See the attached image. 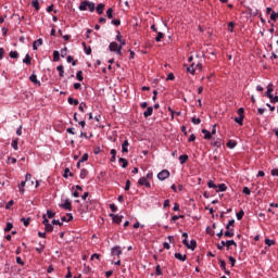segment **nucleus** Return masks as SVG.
Listing matches in <instances>:
<instances>
[{
    "instance_id": "79ce46f5",
    "label": "nucleus",
    "mask_w": 278,
    "mask_h": 278,
    "mask_svg": "<svg viewBox=\"0 0 278 278\" xmlns=\"http://www.w3.org/2000/svg\"><path fill=\"white\" fill-rule=\"evenodd\" d=\"M67 54H68V48L64 47L63 49H61V58H66Z\"/></svg>"
},
{
    "instance_id": "423d86ee",
    "label": "nucleus",
    "mask_w": 278,
    "mask_h": 278,
    "mask_svg": "<svg viewBox=\"0 0 278 278\" xmlns=\"http://www.w3.org/2000/svg\"><path fill=\"white\" fill-rule=\"evenodd\" d=\"M211 147H215V149H220L223 147V139L213 138L212 141H211Z\"/></svg>"
},
{
    "instance_id": "20e7f679",
    "label": "nucleus",
    "mask_w": 278,
    "mask_h": 278,
    "mask_svg": "<svg viewBox=\"0 0 278 278\" xmlns=\"http://www.w3.org/2000/svg\"><path fill=\"white\" fill-rule=\"evenodd\" d=\"M169 177H170V172H168V169H163L157 174V179H160V181H164Z\"/></svg>"
},
{
    "instance_id": "2eb2a0df",
    "label": "nucleus",
    "mask_w": 278,
    "mask_h": 278,
    "mask_svg": "<svg viewBox=\"0 0 278 278\" xmlns=\"http://www.w3.org/2000/svg\"><path fill=\"white\" fill-rule=\"evenodd\" d=\"M202 134H204V140H212V132L203 128Z\"/></svg>"
},
{
    "instance_id": "3c124183",
    "label": "nucleus",
    "mask_w": 278,
    "mask_h": 278,
    "mask_svg": "<svg viewBox=\"0 0 278 278\" xmlns=\"http://www.w3.org/2000/svg\"><path fill=\"white\" fill-rule=\"evenodd\" d=\"M21 222L23 223V225H24L25 227H28V226H29V218L22 217V218H21Z\"/></svg>"
},
{
    "instance_id": "6ab92c4d",
    "label": "nucleus",
    "mask_w": 278,
    "mask_h": 278,
    "mask_svg": "<svg viewBox=\"0 0 278 278\" xmlns=\"http://www.w3.org/2000/svg\"><path fill=\"white\" fill-rule=\"evenodd\" d=\"M78 10H80V12H86V10H88V1H83L78 7Z\"/></svg>"
},
{
    "instance_id": "bb28decb",
    "label": "nucleus",
    "mask_w": 278,
    "mask_h": 278,
    "mask_svg": "<svg viewBox=\"0 0 278 278\" xmlns=\"http://www.w3.org/2000/svg\"><path fill=\"white\" fill-rule=\"evenodd\" d=\"M187 73H190V75H194L195 73L194 63H192L190 66L187 67Z\"/></svg>"
},
{
    "instance_id": "13d9d810",
    "label": "nucleus",
    "mask_w": 278,
    "mask_h": 278,
    "mask_svg": "<svg viewBox=\"0 0 278 278\" xmlns=\"http://www.w3.org/2000/svg\"><path fill=\"white\" fill-rule=\"evenodd\" d=\"M37 253H42L45 251V244L39 243V248H36Z\"/></svg>"
},
{
    "instance_id": "58836bf2",
    "label": "nucleus",
    "mask_w": 278,
    "mask_h": 278,
    "mask_svg": "<svg viewBox=\"0 0 278 278\" xmlns=\"http://www.w3.org/2000/svg\"><path fill=\"white\" fill-rule=\"evenodd\" d=\"M11 147H13L14 151H18V139L13 140Z\"/></svg>"
},
{
    "instance_id": "37998d69",
    "label": "nucleus",
    "mask_w": 278,
    "mask_h": 278,
    "mask_svg": "<svg viewBox=\"0 0 278 278\" xmlns=\"http://www.w3.org/2000/svg\"><path fill=\"white\" fill-rule=\"evenodd\" d=\"M87 8L89 12H94V2L88 1Z\"/></svg>"
},
{
    "instance_id": "6e6552de",
    "label": "nucleus",
    "mask_w": 278,
    "mask_h": 278,
    "mask_svg": "<svg viewBox=\"0 0 278 278\" xmlns=\"http://www.w3.org/2000/svg\"><path fill=\"white\" fill-rule=\"evenodd\" d=\"M109 50H110L112 53H116V55H118V45H117L115 41H112V42L109 45Z\"/></svg>"
},
{
    "instance_id": "f8f14e48",
    "label": "nucleus",
    "mask_w": 278,
    "mask_h": 278,
    "mask_svg": "<svg viewBox=\"0 0 278 278\" xmlns=\"http://www.w3.org/2000/svg\"><path fill=\"white\" fill-rule=\"evenodd\" d=\"M226 147H228V149H236V147H238V142L230 139L227 141Z\"/></svg>"
},
{
    "instance_id": "39448f33",
    "label": "nucleus",
    "mask_w": 278,
    "mask_h": 278,
    "mask_svg": "<svg viewBox=\"0 0 278 278\" xmlns=\"http://www.w3.org/2000/svg\"><path fill=\"white\" fill-rule=\"evenodd\" d=\"M111 254L121 257L123 255V249L119 245H115L111 249Z\"/></svg>"
},
{
    "instance_id": "680f3d73",
    "label": "nucleus",
    "mask_w": 278,
    "mask_h": 278,
    "mask_svg": "<svg viewBox=\"0 0 278 278\" xmlns=\"http://www.w3.org/2000/svg\"><path fill=\"white\" fill-rule=\"evenodd\" d=\"M269 100H270V103H278V96L271 94V98H269Z\"/></svg>"
},
{
    "instance_id": "4be33fe9",
    "label": "nucleus",
    "mask_w": 278,
    "mask_h": 278,
    "mask_svg": "<svg viewBox=\"0 0 278 278\" xmlns=\"http://www.w3.org/2000/svg\"><path fill=\"white\" fill-rule=\"evenodd\" d=\"M125 39L123 41H119L117 55H123V47H125Z\"/></svg>"
},
{
    "instance_id": "4c0bfd02",
    "label": "nucleus",
    "mask_w": 278,
    "mask_h": 278,
    "mask_svg": "<svg viewBox=\"0 0 278 278\" xmlns=\"http://www.w3.org/2000/svg\"><path fill=\"white\" fill-rule=\"evenodd\" d=\"M179 162L180 164H184L185 162H188V155L187 154H182L179 156Z\"/></svg>"
},
{
    "instance_id": "9b49d317",
    "label": "nucleus",
    "mask_w": 278,
    "mask_h": 278,
    "mask_svg": "<svg viewBox=\"0 0 278 278\" xmlns=\"http://www.w3.org/2000/svg\"><path fill=\"white\" fill-rule=\"evenodd\" d=\"M127 147H129V140H125L123 143H122V153H129V149H127Z\"/></svg>"
},
{
    "instance_id": "5701e85b",
    "label": "nucleus",
    "mask_w": 278,
    "mask_h": 278,
    "mask_svg": "<svg viewBox=\"0 0 278 278\" xmlns=\"http://www.w3.org/2000/svg\"><path fill=\"white\" fill-rule=\"evenodd\" d=\"M103 8H105V4L99 3V4L97 5V8H96V12H97L98 14H103Z\"/></svg>"
},
{
    "instance_id": "f704fd0d",
    "label": "nucleus",
    "mask_w": 278,
    "mask_h": 278,
    "mask_svg": "<svg viewBox=\"0 0 278 278\" xmlns=\"http://www.w3.org/2000/svg\"><path fill=\"white\" fill-rule=\"evenodd\" d=\"M108 18H114V10L112 8L106 11Z\"/></svg>"
},
{
    "instance_id": "603ef678",
    "label": "nucleus",
    "mask_w": 278,
    "mask_h": 278,
    "mask_svg": "<svg viewBox=\"0 0 278 278\" xmlns=\"http://www.w3.org/2000/svg\"><path fill=\"white\" fill-rule=\"evenodd\" d=\"M45 229H46V231L51 233V231H53V225L52 224H48L47 226H45Z\"/></svg>"
},
{
    "instance_id": "dca6fc26",
    "label": "nucleus",
    "mask_w": 278,
    "mask_h": 278,
    "mask_svg": "<svg viewBox=\"0 0 278 278\" xmlns=\"http://www.w3.org/2000/svg\"><path fill=\"white\" fill-rule=\"evenodd\" d=\"M216 188H217L216 192H226L227 191V185H225V184H219V185H217Z\"/></svg>"
},
{
    "instance_id": "4468645a",
    "label": "nucleus",
    "mask_w": 278,
    "mask_h": 278,
    "mask_svg": "<svg viewBox=\"0 0 278 278\" xmlns=\"http://www.w3.org/2000/svg\"><path fill=\"white\" fill-rule=\"evenodd\" d=\"M38 47H42V39H37L36 41H34L33 43L34 51H38Z\"/></svg>"
},
{
    "instance_id": "bf43d9fd",
    "label": "nucleus",
    "mask_w": 278,
    "mask_h": 278,
    "mask_svg": "<svg viewBox=\"0 0 278 278\" xmlns=\"http://www.w3.org/2000/svg\"><path fill=\"white\" fill-rule=\"evenodd\" d=\"M47 216H48V218H53L55 216V213L51 210H48L47 211Z\"/></svg>"
},
{
    "instance_id": "a19ab883",
    "label": "nucleus",
    "mask_w": 278,
    "mask_h": 278,
    "mask_svg": "<svg viewBox=\"0 0 278 278\" xmlns=\"http://www.w3.org/2000/svg\"><path fill=\"white\" fill-rule=\"evenodd\" d=\"M162 38H164V33L160 31V33H157V36L155 37V41L162 42Z\"/></svg>"
},
{
    "instance_id": "6e6d98bb",
    "label": "nucleus",
    "mask_w": 278,
    "mask_h": 278,
    "mask_svg": "<svg viewBox=\"0 0 278 278\" xmlns=\"http://www.w3.org/2000/svg\"><path fill=\"white\" fill-rule=\"evenodd\" d=\"M277 18H278V13L273 11L271 14H270V20L271 21H277Z\"/></svg>"
},
{
    "instance_id": "09e8293b",
    "label": "nucleus",
    "mask_w": 278,
    "mask_h": 278,
    "mask_svg": "<svg viewBox=\"0 0 278 278\" xmlns=\"http://www.w3.org/2000/svg\"><path fill=\"white\" fill-rule=\"evenodd\" d=\"M227 263L224 260H219V267L222 268V270H225L227 267Z\"/></svg>"
},
{
    "instance_id": "69168bd1",
    "label": "nucleus",
    "mask_w": 278,
    "mask_h": 278,
    "mask_svg": "<svg viewBox=\"0 0 278 278\" xmlns=\"http://www.w3.org/2000/svg\"><path fill=\"white\" fill-rule=\"evenodd\" d=\"M79 162L84 163V162H88V153H85L81 159L79 160Z\"/></svg>"
},
{
    "instance_id": "f03ea898",
    "label": "nucleus",
    "mask_w": 278,
    "mask_h": 278,
    "mask_svg": "<svg viewBox=\"0 0 278 278\" xmlns=\"http://www.w3.org/2000/svg\"><path fill=\"white\" fill-rule=\"evenodd\" d=\"M238 117H235V123H237L238 125H243L244 123V108H240L238 110Z\"/></svg>"
},
{
    "instance_id": "de8ad7c7",
    "label": "nucleus",
    "mask_w": 278,
    "mask_h": 278,
    "mask_svg": "<svg viewBox=\"0 0 278 278\" xmlns=\"http://www.w3.org/2000/svg\"><path fill=\"white\" fill-rule=\"evenodd\" d=\"M14 227V225L12 223H8L5 228H4V231L8 232V231H12V228Z\"/></svg>"
},
{
    "instance_id": "2f4dec72",
    "label": "nucleus",
    "mask_w": 278,
    "mask_h": 278,
    "mask_svg": "<svg viewBox=\"0 0 278 278\" xmlns=\"http://www.w3.org/2000/svg\"><path fill=\"white\" fill-rule=\"evenodd\" d=\"M31 5L37 12L40 10V2L38 0H33Z\"/></svg>"
},
{
    "instance_id": "49530a36",
    "label": "nucleus",
    "mask_w": 278,
    "mask_h": 278,
    "mask_svg": "<svg viewBox=\"0 0 278 278\" xmlns=\"http://www.w3.org/2000/svg\"><path fill=\"white\" fill-rule=\"evenodd\" d=\"M216 247H217L218 251H223V249H225V247H227V245H226L225 241H222L220 243H217Z\"/></svg>"
},
{
    "instance_id": "0e129e2a",
    "label": "nucleus",
    "mask_w": 278,
    "mask_h": 278,
    "mask_svg": "<svg viewBox=\"0 0 278 278\" xmlns=\"http://www.w3.org/2000/svg\"><path fill=\"white\" fill-rule=\"evenodd\" d=\"M235 23L233 22H229L228 23V31H233V27H235Z\"/></svg>"
},
{
    "instance_id": "338daca9",
    "label": "nucleus",
    "mask_w": 278,
    "mask_h": 278,
    "mask_svg": "<svg viewBox=\"0 0 278 278\" xmlns=\"http://www.w3.org/2000/svg\"><path fill=\"white\" fill-rule=\"evenodd\" d=\"M12 205H14V200H11V201H9V202L7 203L5 210H10V207H11Z\"/></svg>"
},
{
    "instance_id": "a878e982",
    "label": "nucleus",
    "mask_w": 278,
    "mask_h": 278,
    "mask_svg": "<svg viewBox=\"0 0 278 278\" xmlns=\"http://www.w3.org/2000/svg\"><path fill=\"white\" fill-rule=\"evenodd\" d=\"M25 180L18 185L20 194H25Z\"/></svg>"
},
{
    "instance_id": "1a4fd4ad",
    "label": "nucleus",
    "mask_w": 278,
    "mask_h": 278,
    "mask_svg": "<svg viewBox=\"0 0 278 278\" xmlns=\"http://www.w3.org/2000/svg\"><path fill=\"white\" fill-rule=\"evenodd\" d=\"M174 257H175L176 260H179V262H186V260H188V256H186V254H181V253H179V252H176V253L174 254Z\"/></svg>"
},
{
    "instance_id": "4d7b16f0",
    "label": "nucleus",
    "mask_w": 278,
    "mask_h": 278,
    "mask_svg": "<svg viewBox=\"0 0 278 278\" xmlns=\"http://www.w3.org/2000/svg\"><path fill=\"white\" fill-rule=\"evenodd\" d=\"M244 216V211H240L239 213H237V220H242Z\"/></svg>"
},
{
    "instance_id": "052dcab7",
    "label": "nucleus",
    "mask_w": 278,
    "mask_h": 278,
    "mask_svg": "<svg viewBox=\"0 0 278 278\" xmlns=\"http://www.w3.org/2000/svg\"><path fill=\"white\" fill-rule=\"evenodd\" d=\"M42 218H43L42 224L45 225V227H46L47 225H50L49 219L47 218V214H43V215H42Z\"/></svg>"
},
{
    "instance_id": "72a5a7b5",
    "label": "nucleus",
    "mask_w": 278,
    "mask_h": 278,
    "mask_svg": "<svg viewBox=\"0 0 278 278\" xmlns=\"http://www.w3.org/2000/svg\"><path fill=\"white\" fill-rule=\"evenodd\" d=\"M76 79H78V81H84V73L81 71L76 73Z\"/></svg>"
},
{
    "instance_id": "ddd939ff",
    "label": "nucleus",
    "mask_w": 278,
    "mask_h": 278,
    "mask_svg": "<svg viewBox=\"0 0 278 278\" xmlns=\"http://www.w3.org/2000/svg\"><path fill=\"white\" fill-rule=\"evenodd\" d=\"M144 118H149V116H153V106H149L147 111L143 112Z\"/></svg>"
},
{
    "instance_id": "0eeeda50",
    "label": "nucleus",
    "mask_w": 278,
    "mask_h": 278,
    "mask_svg": "<svg viewBox=\"0 0 278 278\" xmlns=\"http://www.w3.org/2000/svg\"><path fill=\"white\" fill-rule=\"evenodd\" d=\"M110 217L112 218L113 223H116V225H121L123 223V215H116L114 213L110 214Z\"/></svg>"
},
{
    "instance_id": "7c9ffc66",
    "label": "nucleus",
    "mask_w": 278,
    "mask_h": 278,
    "mask_svg": "<svg viewBox=\"0 0 278 278\" xmlns=\"http://www.w3.org/2000/svg\"><path fill=\"white\" fill-rule=\"evenodd\" d=\"M56 71H58L60 77H64V66L63 65H59L56 67Z\"/></svg>"
},
{
    "instance_id": "412c9836",
    "label": "nucleus",
    "mask_w": 278,
    "mask_h": 278,
    "mask_svg": "<svg viewBox=\"0 0 278 278\" xmlns=\"http://www.w3.org/2000/svg\"><path fill=\"white\" fill-rule=\"evenodd\" d=\"M118 162H119V164H122V168H125L126 166H129V161H127V159L119 157Z\"/></svg>"
},
{
    "instance_id": "c9c22d12",
    "label": "nucleus",
    "mask_w": 278,
    "mask_h": 278,
    "mask_svg": "<svg viewBox=\"0 0 278 278\" xmlns=\"http://www.w3.org/2000/svg\"><path fill=\"white\" fill-rule=\"evenodd\" d=\"M67 62L72 63V66H77V61L71 55L67 56Z\"/></svg>"
},
{
    "instance_id": "393cba45",
    "label": "nucleus",
    "mask_w": 278,
    "mask_h": 278,
    "mask_svg": "<svg viewBox=\"0 0 278 278\" xmlns=\"http://www.w3.org/2000/svg\"><path fill=\"white\" fill-rule=\"evenodd\" d=\"M23 63L29 66L31 64V56L29 54H26L25 58L23 59Z\"/></svg>"
},
{
    "instance_id": "e2e57ef3",
    "label": "nucleus",
    "mask_w": 278,
    "mask_h": 278,
    "mask_svg": "<svg viewBox=\"0 0 278 278\" xmlns=\"http://www.w3.org/2000/svg\"><path fill=\"white\" fill-rule=\"evenodd\" d=\"M207 187H208V188H214V189H216V188H217V185L214 184L213 180H210V181L207 182Z\"/></svg>"
},
{
    "instance_id": "f3484780",
    "label": "nucleus",
    "mask_w": 278,
    "mask_h": 278,
    "mask_svg": "<svg viewBox=\"0 0 278 278\" xmlns=\"http://www.w3.org/2000/svg\"><path fill=\"white\" fill-rule=\"evenodd\" d=\"M29 80L33 83V84H37V86H40V80H38V76H36V74H31L29 76Z\"/></svg>"
},
{
    "instance_id": "e433bc0d",
    "label": "nucleus",
    "mask_w": 278,
    "mask_h": 278,
    "mask_svg": "<svg viewBox=\"0 0 278 278\" xmlns=\"http://www.w3.org/2000/svg\"><path fill=\"white\" fill-rule=\"evenodd\" d=\"M86 108H88V105L86 104V102H81L80 104H79V106H78V110H79V112H83V113H85L86 111Z\"/></svg>"
},
{
    "instance_id": "a18cd8bd",
    "label": "nucleus",
    "mask_w": 278,
    "mask_h": 278,
    "mask_svg": "<svg viewBox=\"0 0 278 278\" xmlns=\"http://www.w3.org/2000/svg\"><path fill=\"white\" fill-rule=\"evenodd\" d=\"M10 58L13 59V60H16V58H18V52L17 51H11L9 53Z\"/></svg>"
},
{
    "instance_id": "c756f323",
    "label": "nucleus",
    "mask_w": 278,
    "mask_h": 278,
    "mask_svg": "<svg viewBox=\"0 0 278 278\" xmlns=\"http://www.w3.org/2000/svg\"><path fill=\"white\" fill-rule=\"evenodd\" d=\"M63 177H64L65 179H68V177H73V173H71V169L65 168V169H64Z\"/></svg>"
},
{
    "instance_id": "473e14b6",
    "label": "nucleus",
    "mask_w": 278,
    "mask_h": 278,
    "mask_svg": "<svg viewBox=\"0 0 278 278\" xmlns=\"http://www.w3.org/2000/svg\"><path fill=\"white\" fill-rule=\"evenodd\" d=\"M249 14L251 16H257L260 14V11L257 9H249Z\"/></svg>"
},
{
    "instance_id": "8fccbe9b",
    "label": "nucleus",
    "mask_w": 278,
    "mask_h": 278,
    "mask_svg": "<svg viewBox=\"0 0 278 278\" xmlns=\"http://www.w3.org/2000/svg\"><path fill=\"white\" fill-rule=\"evenodd\" d=\"M265 244H267V247H273L275 244V240H273V239H265Z\"/></svg>"
},
{
    "instance_id": "b1692460",
    "label": "nucleus",
    "mask_w": 278,
    "mask_h": 278,
    "mask_svg": "<svg viewBox=\"0 0 278 278\" xmlns=\"http://www.w3.org/2000/svg\"><path fill=\"white\" fill-rule=\"evenodd\" d=\"M67 103H70V105H79V100L70 97Z\"/></svg>"
},
{
    "instance_id": "774afa93",
    "label": "nucleus",
    "mask_w": 278,
    "mask_h": 278,
    "mask_svg": "<svg viewBox=\"0 0 278 278\" xmlns=\"http://www.w3.org/2000/svg\"><path fill=\"white\" fill-rule=\"evenodd\" d=\"M273 177H278V168L271 169Z\"/></svg>"
},
{
    "instance_id": "864d4df0",
    "label": "nucleus",
    "mask_w": 278,
    "mask_h": 278,
    "mask_svg": "<svg viewBox=\"0 0 278 278\" xmlns=\"http://www.w3.org/2000/svg\"><path fill=\"white\" fill-rule=\"evenodd\" d=\"M155 274L157 275V277H160L162 275V267L160 265H156Z\"/></svg>"
},
{
    "instance_id": "5fc2aeb1",
    "label": "nucleus",
    "mask_w": 278,
    "mask_h": 278,
    "mask_svg": "<svg viewBox=\"0 0 278 278\" xmlns=\"http://www.w3.org/2000/svg\"><path fill=\"white\" fill-rule=\"evenodd\" d=\"M167 81H175V74L169 73L166 78Z\"/></svg>"
},
{
    "instance_id": "f257e3e1",
    "label": "nucleus",
    "mask_w": 278,
    "mask_h": 278,
    "mask_svg": "<svg viewBox=\"0 0 278 278\" xmlns=\"http://www.w3.org/2000/svg\"><path fill=\"white\" fill-rule=\"evenodd\" d=\"M149 179H153V173H148L146 176L139 178L138 185L146 186V188H151V182Z\"/></svg>"
},
{
    "instance_id": "9d476101",
    "label": "nucleus",
    "mask_w": 278,
    "mask_h": 278,
    "mask_svg": "<svg viewBox=\"0 0 278 278\" xmlns=\"http://www.w3.org/2000/svg\"><path fill=\"white\" fill-rule=\"evenodd\" d=\"M273 85L271 84H269L268 86H267V91L265 92V97H267V99H273Z\"/></svg>"
},
{
    "instance_id": "7ed1b4c3",
    "label": "nucleus",
    "mask_w": 278,
    "mask_h": 278,
    "mask_svg": "<svg viewBox=\"0 0 278 278\" xmlns=\"http://www.w3.org/2000/svg\"><path fill=\"white\" fill-rule=\"evenodd\" d=\"M182 244L187 247L190 251H194L197 249V240L192 239L190 242L188 240L182 239Z\"/></svg>"
},
{
    "instance_id": "a211bd4d",
    "label": "nucleus",
    "mask_w": 278,
    "mask_h": 278,
    "mask_svg": "<svg viewBox=\"0 0 278 278\" xmlns=\"http://www.w3.org/2000/svg\"><path fill=\"white\" fill-rule=\"evenodd\" d=\"M61 207H63V210H72L73 208V204H71V201L66 200Z\"/></svg>"
},
{
    "instance_id": "aec40b11",
    "label": "nucleus",
    "mask_w": 278,
    "mask_h": 278,
    "mask_svg": "<svg viewBox=\"0 0 278 278\" xmlns=\"http://www.w3.org/2000/svg\"><path fill=\"white\" fill-rule=\"evenodd\" d=\"M225 244H226L227 251H229V248H230V247H238V243H236L235 240H227V241L225 242Z\"/></svg>"
},
{
    "instance_id": "ea45409f",
    "label": "nucleus",
    "mask_w": 278,
    "mask_h": 278,
    "mask_svg": "<svg viewBox=\"0 0 278 278\" xmlns=\"http://www.w3.org/2000/svg\"><path fill=\"white\" fill-rule=\"evenodd\" d=\"M191 122L193 123V125H201V118L193 116L191 118Z\"/></svg>"
},
{
    "instance_id": "c85d7f7f",
    "label": "nucleus",
    "mask_w": 278,
    "mask_h": 278,
    "mask_svg": "<svg viewBox=\"0 0 278 278\" xmlns=\"http://www.w3.org/2000/svg\"><path fill=\"white\" fill-rule=\"evenodd\" d=\"M53 62H60V51H53Z\"/></svg>"
},
{
    "instance_id": "cd10ccee",
    "label": "nucleus",
    "mask_w": 278,
    "mask_h": 278,
    "mask_svg": "<svg viewBox=\"0 0 278 278\" xmlns=\"http://www.w3.org/2000/svg\"><path fill=\"white\" fill-rule=\"evenodd\" d=\"M79 177H80V179H86L88 177V170L86 168H83L80 170Z\"/></svg>"
},
{
    "instance_id": "c03bdc74",
    "label": "nucleus",
    "mask_w": 278,
    "mask_h": 278,
    "mask_svg": "<svg viewBox=\"0 0 278 278\" xmlns=\"http://www.w3.org/2000/svg\"><path fill=\"white\" fill-rule=\"evenodd\" d=\"M224 236H225L226 238H233V230H226V231L224 232Z\"/></svg>"
}]
</instances>
